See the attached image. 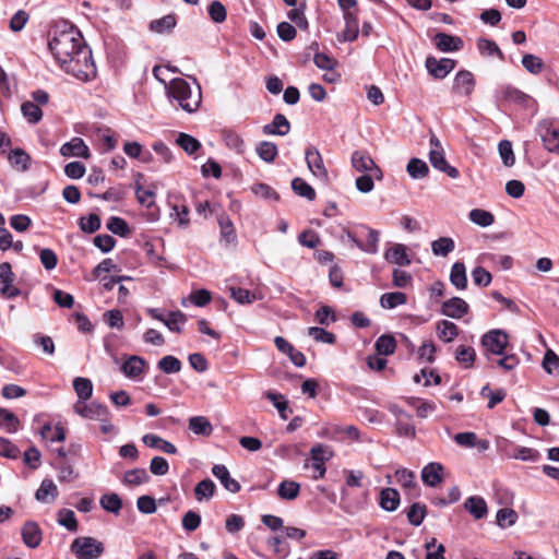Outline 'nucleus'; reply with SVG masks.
Listing matches in <instances>:
<instances>
[{
	"label": "nucleus",
	"mask_w": 559,
	"mask_h": 559,
	"mask_svg": "<svg viewBox=\"0 0 559 559\" xmlns=\"http://www.w3.org/2000/svg\"><path fill=\"white\" fill-rule=\"evenodd\" d=\"M265 397L270 400L274 407L278 411L282 419L288 418V402L284 400L283 395L273 392H266Z\"/></svg>",
	"instance_id": "nucleus-62"
},
{
	"label": "nucleus",
	"mask_w": 559,
	"mask_h": 559,
	"mask_svg": "<svg viewBox=\"0 0 559 559\" xmlns=\"http://www.w3.org/2000/svg\"><path fill=\"white\" fill-rule=\"evenodd\" d=\"M58 495V488L50 479H45L41 481L40 487L36 491V499L40 502H47L48 496H51L52 499Z\"/></svg>",
	"instance_id": "nucleus-54"
},
{
	"label": "nucleus",
	"mask_w": 559,
	"mask_h": 559,
	"mask_svg": "<svg viewBox=\"0 0 559 559\" xmlns=\"http://www.w3.org/2000/svg\"><path fill=\"white\" fill-rule=\"evenodd\" d=\"M143 443L153 449H159L160 451L167 453V454H175L177 452L176 447L167 441L160 438L157 435L147 433L142 437Z\"/></svg>",
	"instance_id": "nucleus-25"
},
{
	"label": "nucleus",
	"mask_w": 559,
	"mask_h": 559,
	"mask_svg": "<svg viewBox=\"0 0 559 559\" xmlns=\"http://www.w3.org/2000/svg\"><path fill=\"white\" fill-rule=\"evenodd\" d=\"M20 425L19 418L7 408H0V428L9 433L17 431Z\"/></svg>",
	"instance_id": "nucleus-39"
},
{
	"label": "nucleus",
	"mask_w": 559,
	"mask_h": 559,
	"mask_svg": "<svg viewBox=\"0 0 559 559\" xmlns=\"http://www.w3.org/2000/svg\"><path fill=\"white\" fill-rule=\"evenodd\" d=\"M71 550L78 559H96L104 552V545L93 537H78L72 542Z\"/></svg>",
	"instance_id": "nucleus-4"
},
{
	"label": "nucleus",
	"mask_w": 559,
	"mask_h": 559,
	"mask_svg": "<svg viewBox=\"0 0 559 559\" xmlns=\"http://www.w3.org/2000/svg\"><path fill=\"white\" fill-rule=\"evenodd\" d=\"M157 366L165 373H177L181 370V361L171 355L164 356L159 359Z\"/></svg>",
	"instance_id": "nucleus-59"
},
{
	"label": "nucleus",
	"mask_w": 559,
	"mask_h": 559,
	"mask_svg": "<svg viewBox=\"0 0 559 559\" xmlns=\"http://www.w3.org/2000/svg\"><path fill=\"white\" fill-rule=\"evenodd\" d=\"M437 334L439 338L447 343H450L457 336L459 328L455 323L451 321L442 320L437 324Z\"/></svg>",
	"instance_id": "nucleus-32"
},
{
	"label": "nucleus",
	"mask_w": 559,
	"mask_h": 559,
	"mask_svg": "<svg viewBox=\"0 0 559 559\" xmlns=\"http://www.w3.org/2000/svg\"><path fill=\"white\" fill-rule=\"evenodd\" d=\"M251 191L254 195L269 202H276L280 199L278 193L266 183H255L251 187Z\"/></svg>",
	"instance_id": "nucleus-45"
},
{
	"label": "nucleus",
	"mask_w": 559,
	"mask_h": 559,
	"mask_svg": "<svg viewBox=\"0 0 559 559\" xmlns=\"http://www.w3.org/2000/svg\"><path fill=\"white\" fill-rule=\"evenodd\" d=\"M306 162L309 170L322 180L328 179V170L324 166L323 158L314 146H309L306 152Z\"/></svg>",
	"instance_id": "nucleus-11"
},
{
	"label": "nucleus",
	"mask_w": 559,
	"mask_h": 559,
	"mask_svg": "<svg viewBox=\"0 0 559 559\" xmlns=\"http://www.w3.org/2000/svg\"><path fill=\"white\" fill-rule=\"evenodd\" d=\"M477 48H478L479 52L484 56H488V57L497 56L501 61L504 60L503 52L498 47V45L491 39L479 38L477 40Z\"/></svg>",
	"instance_id": "nucleus-40"
},
{
	"label": "nucleus",
	"mask_w": 559,
	"mask_h": 559,
	"mask_svg": "<svg viewBox=\"0 0 559 559\" xmlns=\"http://www.w3.org/2000/svg\"><path fill=\"white\" fill-rule=\"evenodd\" d=\"M277 146L269 141H262L257 146V154L265 163H272L277 156Z\"/></svg>",
	"instance_id": "nucleus-46"
},
{
	"label": "nucleus",
	"mask_w": 559,
	"mask_h": 559,
	"mask_svg": "<svg viewBox=\"0 0 559 559\" xmlns=\"http://www.w3.org/2000/svg\"><path fill=\"white\" fill-rule=\"evenodd\" d=\"M497 447L507 459L535 462L539 457V453L535 449L513 445L504 438L498 441Z\"/></svg>",
	"instance_id": "nucleus-5"
},
{
	"label": "nucleus",
	"mask_w": 559,
	"mask_h": 559,
	"mask_svg": "<svg viewBox=\"0 0 559 559\" xmlns=\"http://www.w3.org/2000/svg\"><path fill=\"white\" fill-rule=\"evenodd\" d=\"M9 160L12 166L25 171L28 168L31 156L22 148H14L9 154Z\"/></svg>",
	"instance_id": "nucleus-42"
},
{
	"label": "nucleus",
	"mask_w": 559,
	"mask_h": 559,
	"mask_svg": "<svg viewBox=\"0 0 559 559\" xmlns=\"http://www.w3.org/2000/svg\"><path fill=\"white\" fill-rule=\"evenodd\" d=\"M442 472L443 467L440 463H429L421 471V479L426 485L436 487L442 481Z\"/></svg>",
	"instance_id": "nucleus-23"
},
{
	"label": "nucleus",
	"mask_w": 559,
	"mask_h": 559,
	"mask_svg": "<svg viewBox=\"0 0 559 559\" xmlns=\"http://www.w3.org/2000/svg\"><path fill=\"white\" fill-rule=\"evenodd\" d=\"M406 515L412 525L419 526L426 516V506L419 502L413 503Z\"/></svg>",
	"instance_id": "nucleus-53"
},
{
	"label": "nucleus",
	"mask_w": 559,
	"mask_h": 559,
	"mask_svg": "<svg viewBox=\"0 0 559 559\" xmlns=\"http://www.w3.org/2000/svg\"><path fill=\"white\" fill-rule=\"evenodd\" d=\"M189 429L198 436L209 437L213 432V426L205 416H193L189 418Z\"/></svg>",
	"instance_id": "nucleus-26"
},
{
	"label": "nucleus",
	"mask_w": 559,
	"mask_h": 559,
	"mask_svg": "<svg viewBox=\"0 0 559 559\" xmlns=\"http://www.w3.org/2000/svg\"><path fill=\"white\" fill-rule=\"evenodd\" d=\"M475 87V79L472 72L459 71L453 81V92L459 95L469 96Z\"/></svg>",
	"instance_id": "nucleus-14"
},
{
	"label": "nucleus",
	"mask_w": 559,
	"mask_h": 559,
	"mask_svg": "<svg viewBox=\"0 0 559 559\" xmlns=\"http://www.w3.org/2000/svg\"><path fill=\"white\" fill-rule=\"evenodd\" d=\"M49 50L68 74L81 82L96 78V67L91 49L83 43V37L73 25L62 23L56 25L52 37L48 41Z\"/></svg>",
	"instance_id": "nucleus-1"
},
{
	"label": "nucleus",
	"mask_w": 559,
	"mask_h": 559,
	"mask_svg": "<svg viewBox=\"0 0 559 559\" xmlns=\"http://www.w3.org/2000/svg\"><path fill=\"white\" fill-rule=\"evenodd\" d=\"M216 490V486L210 478L203 479L194 487V496L198 501L210 500Z\"/></svg>",
	"instance_id": "nucleus-36"
},
{
	"label": "nucleus",
	"mask_w": 559,
	"mask_h": 559,
	"mask_svg": "<svg viewBox=\"0 0 559 559\" xmlns=\"http://www.w3.org/2000/svg\"><path fill=\"white\" fill-rule=\"evenodd\" d=\"M290 130V123L282 114H276L273 121L263 127V133L267 135H286Z\"/></svg>",
	"instance_id": "nucleus-21"
},
{
	"label": "nucleus",
	"mask_w": 559,
	"mask_h": 559,
	"mask_svg": "<svg viewBox=\"0 0 559 559\" xmlns=\"http://www.w3.org/2000/svg\"><path fill=\"white\" fill-rule=\"evenodd\" d=\"M537 132L547 151L559 153V121L543 120L537 126Z\"/></svg>",
	"instance_id": "nucleus-6"
},
{
	"label": "nucleus",
	"mask_w": 559,
	"mask_h": 559,
	"mask_svg": "<svg viewBox=\"0 0 559 559\" xmlns=\"http://www.w3.org/2000/svg\"><path fill=\"white\" fill-rule=\"evenodd\" d=\"M433 41L436 47L444 52L456 51L463 47V40L460 37L445 33L436 34Z\"/></svg>",
	"instance_id": "nucleus-18"
},
{
	"label": "nucleus",
	"mask_w": 559,
	"mask_h": 559,
	"mask_svg": "<svg viewBox=\"0 0 559 559\" xmlns=\"http://www.w3.org/2000/svg\"><path fill=\"white\" fill-rule=\"evenodd\" d=\"M468 309L469 307L464 299L460 297H453L442 304L441 312L447 317L461 319L468 312Z\"/></svg>",
	"instance_id": "nucleus-15"
},
{
	"label": "nucleus",
	"mask_w": 559,
	"mask_h": 559,
	"mask_svg": "<svg viewBox=\"0 0 559 559\" xmlns=\"http://www.w3.org/2000/svg\"><path fill=\"white\" fill-rule=\"evenodd\" d=\"M406 170L413 179H423L428 176L429 168L425 160L420 158H411Z\"/></svg>",
	"instance_id": "nucleus-35"
},
{
	"label": "nucleus",
	"mask_w": 559,
	"mask_h": 559,
	"mask_svg": "<svg viewBox=\"0 0 559 559\" xmlns=\"http://www.w3.org/2000/svg\"><path fill=\"white\" fill-rule=\"evenodd\" d=\"M58 523L69 530L70 532H76L78 521L72 510L62 509L58 513Z\"/></svg>",
	"instance_id": "nucleus-60"
},
{
	"label": "nucleus",
	"mask_w": 559,
	"mask_h": 559,
	"mask_svg": "<svg viewBox=\"0 0 559 559\" xmlns=\"http://www.w3.org/2000/svg\"><path fill=\"white\" fill-rule=\"evenodd\" d=\"M430 143V151H429V162L431 166L444 174H447L450 178H457L459 177V170L449 165L445 159L444 150L440 143V140L432 134L429 140Z\"/></svg>",
	"instance_id": "nucleus-3"
},
{
	"label": "nucleus",
	"mask_w": 559,
	"mask_h": 559,
	"mask_svg": "<svg viewBox=\"0 0 559 559\" xmlns=\"http://www.w3.org/2000/svg\"><path fill=\"white\" fill-rule=\"evenodd\" d=\"M543 368L549 374L559 372V356L551 349H548L543 358Z\"/></svg>",
	"instance_id": "nucleus-64"
},
{
	"label": "nucleus",
	"mask_w": 559,
	"mask_h": 559,
	"mask_svg": "<svg viewBox=\"0 0 559 559\" xmlns=\"http://www.w3.org/2000/svg\"><path fill=\"white\" fill-rule=\"evenodd\" d=\"M22 538L27 547H38L41 542V531L38 524L33 521L26 522L22 527Z\"/></svg>",
	"instance_id": "nucleus-19"
},
{
	"label": "nucleus",
	"mask_w": 559,
	"mask_h": 559,
	"mask_svg": "<svg viewBox=\"0 0 559 559\" xmlns=\"http://www.w3.org/2000/svg\"><path fill=\"white\" fill-rule=\"evenodd\" d=\"M469 219L480 226V227H488L495 222L493 215L481 209H474L468 213Z\"/></svg>",
	"instance_id": "nucleus-47"
},
{
	"label": "nucleus",
	"mask_w": 559,
	"mask_h": 559,
	"mask_svg": "<svg viewBox=\"0 0 559 559\" xmlns=\"http://www.w3.org/2000/svg\"><path fill=\"white\" fill-rule=\"evenodd\" d=\"M168 95L177 100L178 105L187 112L198 110L201 105V88L197 86L192 91L187 81L180 78L173 79L167 87Z\"/></svg>",
	"instance_id": "nucleus-2"
},
{
	"label": "nucleus",
	"mask_w": 559,
	"mask_h": 559,
	"mask_svg": "<svg viewBox=\"0 0 559 559\" xmlns=\"http://www.w3.org/2000/svg\"><path fill=\"white\" fill-rule=\"evenodd\" d=\"M218 225L221 228V235L226 242L229 243L236 239L234 224L227 215L222 214L218 216Z\"/></svg>",
	"instance_id": "nucleus-55"
},
{
	"label": "nucleus",
	"mask_w": 559,
	"mask_h": 559,
	"mask_svg": "<svg viewBox=\"0 0 559 559\" xmlns=\"http://www.w3.org/2000/svg\"><path fill=\"white\" fill-rule=\"evenodd\" d=\"M365 229L367 230L366 242L358 240L352 235H349V238L360 250L370 254H376L378 252L379 231L367 226H365Z\"/></svg>",
	"instance_id": "nucleus-20"
},
{
	"label": "nucleus",
	"mask_w": 559,
	"mask_h": 559,
	"mask_svg": "<svg viewBox=\"0 0 559 559\" xmlns=\"http://www.w3.org/2000/svg\"><path fill=\"white\" fill-rule=\"evenodd\" d=\"M107 228L115 235L126 237L130 233L128 223L118 216H111L107 222Z\"/></svg>",
	"instance_id": "nucleus-57"
},
{
	"label": "nucleus",
	"mask_w": 559,
	"mask_h": 559,
	"mask_svg": "<svg viewBox=\"0 0 559 559\" xmlns=\"http://www.w3.org/2000/svg\"><path fill=\"white\" fill-rule=\"evenodd\" d=\"M407 301L406 294L402 292L385 293L380 298V305L384 309H393Z\"/></svg>",
	"instance_id": "nucleus-38"
},
{
	"label": "nucleus",
	"mask_w": 559,
	"mask_h": 559,
	"mask_svg": "<svg viewBox=\"0 0 559 559\" xmlns=\"http://www.w3.org/2000/svg\"><path fill=\"white\" fill-rule=\"evenodd\" d=\"M146 366V361L140 356H130L121 366V371L128 378H139Z\"/></svg>",
	"instance_id": "nucleus-22"
},
{
	"label": "nucleus",
	"mask_w": 559,
	"mask_h": 559,
	"mask_svg": "<svg viewBox=\"0 0 559 559\" xmlns=\"http://www.w3.org/2000/svg\"><path fill=\"white\" fill-rule=\"evenodd\" d=\"M400 504V493L394 488L382 489L380 493V506L385 511H395Z\"/></svg>",
	"instance_id": "nucleus-28"
},
{
	"label": "nucleus",
	"mask_w": 559,
	"mask_h": 559,
	"mask_svg": "<svg viewBox=\"0 0 559 559\" xmlns=\"http://www.w3.org/2000/svg\"><path fill=\"white\" fill-rule=\"evenodd\" d=\"M476 357L475 349L471 346L460 345L455 350V359L465 368H469Z\"/></svg>",
	"instance_id": "nucleus-48"
},
{
	"label": "nucleus",
	"mask_w": 559,
	"mask_h": 559,
	"mask_svg": "<svg viewBox=\"0 0 559 559\" xmlns=\"http://www.w3.org/2000/svg\"><path fill=\"white\" fill-rule=\"evenodd\" d=\"M292 188L298 195L304 197L309 201H313L316 199L314 189L299 177L293 179Z\"/></svg>",
	"instance_id": "nucleus-49"
},
{
	"label": "nucleus",
	"mask_w": 559,
	"mask_h": 559,
	"mask_svg": "<svg viewBox=\"0 0 559 559\" xmlns=\"http://www.w3.org/2000/svg\"><path fill=\"white\" fill-rule=\"evenodd\" d=\"M23 117L31 123L36 124L43 118V110L32 100H26L21 106Z\"/></svg>",
	"instance_id": "nucleus-31"
},
{
	"label": "nucleus",
	"mask_w": 559,
	"mask_h": 559,
	"mask_svg": "<svg viewBox=\"0 0 559 559\" xmlns=\"http://www.w3.org/2000/svg\"><path fill=\"white\" fill-rule=\"evenodd\" d=\"M384 259L388 262L397 264L400 266H407L411 264V259L407 254V248L402 243H395L390 247L384 253Z\"/></svg>",
	"instance_id": "nucleus-17"
},
{
	"label": "nucleus",
	"mask_w": 559,
	"mask_h": 559,
	"mask_svg": "<svg viewBox=\"0 0 559 559\" xmlns=\"http://www.w3.org/2000/svg\"><path fill=\"white\" fill-rule=\"evenodd\" d=\"M455 67V61L449 58L437 60L433 57L426 59V68L435 79L445 78Z\"/></svg>",
	"instance_id": "nucleus-12"
},
{
	"label": "nucleus",
	"mask_w": 559,
	"mask_h": 559,
	"mask_svg": "<svg viewBox=\"0 0 559 559\" xmlns=\"http://www.w3.org/2000/svg\"><path fill=\"white\" fill-rule=\"evenodd\" d=\"M518 513L510 508H502L496 514L497 525L504 528L515 524Z\"/></svg>",
	"instance_id": "nucleus-50"
},
{
	"label": "nucleus",
	"mask_w": 559,
	"mask_h": 559,
	"mask_svg": "<svg viewBox=\"0 0 559 559\" xmlns=\"http://www.w3.org/2000/svg\"><path fill=\"white\" fill-rule=\"evenodd\" d=\"M150 476L144 468H133L126 472L123 484L127 486H139L148 481Z\"/></svg>",
	"instance_id": "nucleus-41"
},
{
	"label": "nucleus",
	"mask_w": 559,
	"mask_h": 559,
	"mask_svg": "<svg viewBox=\"0 0 559 559\" xmlns=\"http://www.w3.org/2000/svg\"><path fill=\"white\" fill-rule=\"evenodd\" d=\"M455 248V242L450 237H440L431 242V251L436 257H447Z\"/></svg>",
	"instance_id": "nucleus-33"
},
{
	"label": "nucleus",
	"mask_w": 559,
	"mask_h": 559,
	"mask_svg": "<svg viewBox=\"0 0 559 559\" xmlns=\"http://www.w3.org/2000/svg\"><path fill=\"white\" fill-rule=\"evenodd\" d=\"M464 508L476 520L485 518L488 512L486 501L479 496L467 498L464 502Z\"/></svg>",
	"instance_id": "nucleus-24"
},
{
	"label": "nucleus",
	"mask_w": 559,
	"mask_h": 559,
	"mask_svg": "<svg viewBox=\"0 0 559 559\" xmlns=\"http://www.w3.org/2000/svg\"><path fill=\"white\" fill-rule=\"evenodd\" d=\"M300 491V485L294 480H283L278 488L277 495L284 500H294L298 497Z\"/></svg>",
	"instance_id": "nucleus-37"
},
{
	"label": "nucleus",
	"mask_w": 559,
	"mask_h": 559,
	"mask_svg": "<svg viewBox=\"0 0 559 559\" xmlns=\"http://www.w3.org/2000/svg\"><path fill=\"white\" fill-rule=\"evenodd\" d=\"M187 321V317L183 312L177 310L169 312L168 317L165 318L164 324L173 332L180 333L181 325Z\"/></svg>",
	"instance_id": "nucleus-51"
},
{
	"label": "nucleus",
	"mask_w": 559,
	"mask_h": 559,
	"mask_svg": "<svg viewBox=\"0 0 559 559\" xmlns=\"http://www.w3.org/2000/svg\"><path fill=\"white\" fill-rule=\"evenodd\" d=\"M74 412L83 418L91 420H99L108 414V407L97 402L86 403L83 401H76L73 406Z\"/></svg>",
	"instance_id": "nucleus-8"
},
{
	"label": "nucleus",
	"mask_w": 559,
	"mask_h": 559,
	"mask_svg": "<svg viewBox=\"0 0 559 559\" xmlns=\"http://www.w3.org/2000/svg\"><path fill=\"white\" fill-rule=\"evenodd\" d=\"M176 25V17L171 14L163 16L162 19L151 22L150 27L153 32L165 33L174 28Z\"/></svg>",
	"instance_id": "nucleus-61"
},
{
	"label": "nucleus",
	"mask_w": 559,
	"mask_h": 559,
	"mask_svg": "<svg viewBox=\"0 0 559 559\" xmlns=\"http://www.w3.org/2000/svg\"><path fill=\"white\" fill-rule=\"evenodd\" d=\"M508 344V334L501 330H491L481 337V345L487 355L502 356Z\"/></svg>",
	"instance_id": "nucleus-7"
},
{
	"label": "nucleus",
	"mask_w": 559,
	"mask_h": 559,
	"mask_svg": "<svg viewBox=\"0 0 559 559\" xmlns=\"http://www.w3.org/2000/svg\"><path fill=\"white\" fill-rule=\"evenodd\" d=\"M522 66L532 74H539L544 69L543 60L532 53H526L522 58Z\"/></svg>",
	"instance_id": "nucleus-56"
},
{
	"label": "nucleus",
	"mask_w": 559,
	"mask_h": 559,
	"mask_svg": "<svg viewBox=\"0 0 559 559\" xmlns=\"http://www.w3.org/2000/svg\"><path fill=\"white\" fill-rule=\"evenodd\" d=\"M99 503L104 510L114 514H119L122 508V500L117 493L102 496Z\"/></svg>",
	"instance_id": "nucleus-43"
},
{
	"label": "nucleus",
	"mask_w": 559,
	"mask_h": 559,
	"mask_svg": "<svg viewBox=\"0 0 559 559\" xmlns=\"http://www.w3.org/2000/svg\"><path fill=\"white\" fill-rule=\"evenodd\" d=\"M13 272L9 262L0 264V293L7 298H14L20 295L21 290L12 285Z\"/></svg>",
	"instance_id": "nucleus-10"
},
{
	"label": "nucleus",
	"mask_w": 559,
	"mask_h": 559,
	"mask_svg": "<svg viewBox=\"0 0 559 559\" xmlns=\"http://www.w3.org/2000/svg\"><path fill=\"white\" fill-rule=\"evenodd\" d=\"M333 453L328 445L322 443L316 444L310 450V456L312 460V467L318 473L314 479L323 478L326 472L324 462L332 457Z\"/></svg>",
	"instance_id": "nucleus-9"
},
{
	"label": "nucleus",
	"mask_w": 559,
	"mask_h": 559,
	"mask_svg": "<svg viewBox=\"0 0 559 559\" xmlns=\"http://www.w3.org/2000/svg\"><path fill=\"white\" fill-rule=\"evenodd\" d=\"M207 12H209L211 20L214 23H218V24L223 23L227 17L226 8L218 0H214L209 4Z\"/></svg>",
	"instance_id": "nucleus-58"
},
{
	"label": "nucleus",
	"mask_w": 559,
	"mask_h": 559,
	"mask_svg": "<svg viewBox=\"0 0 559 559\" xmlns=\"http://www.w3.org/2000/svg\"><path fill=\"white\" fill-rule=\"evenodd\" d=\"M222 134L228 148L234 150L237 154L245 153V141L237 132L233 130H224Z\"/></svg>",
	"instance_id": "nucleus-34"
},
{
	"label": "nucleus",
	"mask_w": 559,
	"mask_h": 559,
	"mask_svg": "<svg viewBox=\"0 0 559 559\" xmlns=\"http://www.w3.org/2000/svg\"><path fill=\"white\" fill-rule=\"evenodd\" d=\"M450 282L455 288L460 290H463L467 287L466 269L463 262H455L452 265Z\"/></svg>",
	"instance_id": "nucleus-27"
},
{
	"label": "nucleus",
	"mask_w": 559,
	"mask_h": 559,
	"mask_svg": "<svg viewBox=\"0 0 559 559\" xmlns=\"http://www.w3.org/2000/svg\"><path fill=\"white\" fill-rule=\"evenodd\" d=\"M499 155L502 159V163L506 167H511L515 163L514 153L512 150V144L508 140L500 141L498 145Z\"/></svg>",
	"instance_id": "nucleus-63"
},
{
	"label": "nucleus",
	"mask_w": 559,
	"mask_h": 559,
	"mask_svg": "<svg viewBox=\"0 0 559 559\" xmlns=\"http://www.w3.org/2000/svg\"><path fill=\"white\" fill-rule=\"evenodd\" d=\"M60 154L63 157H82L91 156L90 148L81 138H72L69 142L60 147Z\"/></svg>",
	"instance_id": "nucleus-13"
},
{
	"label": "nucleus",
	"mask_w": 559,
	"mask_h": 559,
	"mask_svg": "<svg viewBox=\"0 0 559 559\" xmlns=\"http://www.w3.org/2000/svg\"><path fill=\"white\" fill-rule=\"evenodd\" d=\"M73 389L78 395V401L86 402L93 394V383L87 378H75L73 380Z\"/></svg>",
	"instance_id": "nucleus-30"
},
{
	"label": "nucleus",
	"mask_w": 559,
	"mask_h": 559,
	"mask_svg": "<svg viewBox=\"0 0 559 559\" xmlns=\"http://www.w3.org/2000/svg\"><path fill=\"white\" fill-rule=\"evenodd\" d=\"M352 165L357 171L368 173L370 168H374V162L365 151H355L352 154Z\"/></svg>",
	"instance_id": "nucleus-29"
},
{
	"label": "nucleus",
	"mask_w": 559,
	"mask_h": 559,
	"mask_svg": "<svg viewBox=\"0 0 559 559\" xmlns=\"http://www.w3.org/2000/svg\"><path fill=\"white\" fill-rule=\"evenodd\" d=\"M212 474L221 481L226 490L231 493L240 491V484L230 476L229 471L223 464H215L212 467Z\"/></svg>",
	"instance_id": "nucleus-16"
},
{
	"label": "nucleus",
	"mask_w": 559,
	"mask_h": 559,
	"mask_svg": "<svg viewBox=\"0 0 559 559\" xmlns=\"http://www.w3.org/2000/svg\"><path fill=\"white\" fill-rule=\"evenodd\" d=\"M379 355L389 356L395 352L396 341L392 335H381L374 344Z\"/></svg>",
	"instance_id": "nucleus-44"
},
{
	"label": "nucleus",
	"mask_w": 559,
	"mask_h": 559,
	"mask_svg": "<svg viewBox=\"0 0 559 559\" xmlns=\"http://www.w3.org/2000/svg\"><path fill=\"white\" fill-rule=\"evenodd\" d=\"M176 143L188 154L195 153L200 147V142L190 134L179 133Z\"/></svg>",
	"instance_id": "nucleus-52"
}]
</instances>
